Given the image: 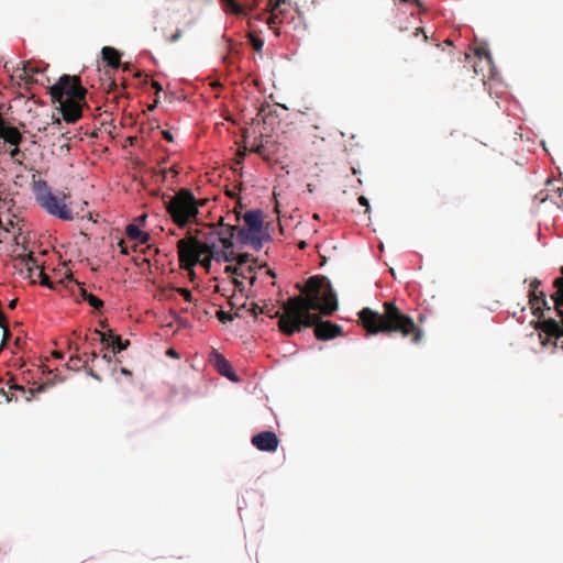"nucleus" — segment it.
Here are the masks:
<instances>
[{
  "mask_svg": "<svg viewBox=\"0 0 563 563\" xmlns=\"http://www.w3.org/2000/svg\"><path fill=\"white\" fill-rule=\"evenodd\" d=\"M301 295L290 297L284 303V313L279 316V330L288 336L300 332L302 328L313 327L314 335L320 341H328L342 335L341 325L331 321H321L322 316H331L338 310L336 296L325 276L308 278L303 288L297 285Z\"/></svg>",
  "mask_w": 563,
  "mask_h": 563,
  "instance_id": "obj_1",
  "label": "nucleus"
},
{
  "mask_svg": "<svg viewBox=\"0 0 563 563\" xmlns=\"http://www.w3.org/2000/svg\"><path fill=\"white\" fill-rule=\"evenodd\" d=\"M361 323L367 334L399 333L404 338H410L412 343H419L422 339V330L412 318L404 313L394 302L386 301L383 312L371 308H363L358 313Z\"/></svg>",
  "mask_w": 563,
  "mask_h": 563,
  "instance_id": "obj_2",
  "label": "nucleus"
},
{
  "mask_svg": "<svg viewBox=\"0 0 563 563\" xmlns=\"http://www.w3.org/2000/svg\"><path fill=\"white\" fill-rule=\"evenodd\" d=\"M49 93L52 101L58 103V109L66 122L75 123L81 118L87 89L82 87L79 76H60L49 88Z\"/></svg>",
  "mask_w": 563,
  "mask_h": 563,
  "instance_id": "obj_3",
  "label": "nucleus"
},
{
  "mask_svg": "<svg viewBox=\"0 0 563 563\" xmlns=\"http://www.w3.org/2000/svg\"><path fill=\"white\" fill-rule=\"evenodd\" d=\"M562 276L558 277L553 287L555 291L550 295L554 309L561 318L562 325L556 320L550 318L543 321H536L534 328L539 331L538 336L543 346L552 345L563 350V267Z\"/></svg>",
  "mask_w": 563,
  "mask_h": 563,
  "instance_id": "obj_4",
  "label": "nucleus"
},
{
  "mask_svg": "<svg viewBox=\"0 0 563 563\" xmlns=\"http://www.w3.org/2000/svg\"><path fill=\"white\" fill-rule=\"evenodd\" d=\"M213 249V242H200L198 236H192L188 233L184 239L177 242L180 266L185 269H191L197 264H200L209 271L211 262L214 260L212 256Z\"/></svg>",
  "mask_w": 563,
  "mask_h": 563,
  "instance_id": "obj_5",
  "label": "nucleus"
},
{
  "mask_svg": "<svg viewBox=\"0 0 563 563\" xmlns=\"http://www.w3.org/2000/svg\"><path fill=\"white\" fill-rule=\"evenodd\" d=\"M165 208L178 228L187 227L198 216V201L191 190L181 188L164 201Z\"/></svg>",
  "mask_w": 563,
  "mask_h": 563,
  "instance_id": "obj_6",
  "label": "nucleus"
},
{
  "mask_svg": "<svg viewBox=\"0 0 563 563\" xmlns=\"http://www.w3.org/2000/svg\"><path fill=\"white\" fill-rule=\"evenodd\" d=\"M32 190L36 202L47 213L65 221L74 219L71 209L65 202L66 196L63 192L54 194L45 180H34Z\"/></svg>",
  "mask_w": 563,
  "mask_h": 563,
  "instance_id": "obj_7",
  "label": "nucleus"
},
{
  "mask_svg": "<svg viewBox=\"0 0 563 563\" xmlns=\"http://www.w3.org/2000/svg\"><path fill=\"white\" fill-rule=\"evenodd\" d=\"M252 444L260 451L275 452L279 440L273 431H263L252 437Z\"/></svg>",
  "mask_w": 563,
  "mask_h": 563,
  "instance_id": "obj_8",
  "label": "nucleus"
},
{
  "mask_svg": "<svg viewBox=\"0 0 563 563\" xmlns=\"http://www.w3.org/2000/svg\"><path fill=\"white\" fill-rule=\"evenodd\" d=\"M0 137L12 146H19L23 136L15 126L9 125L4 118L0 119Z\"/></svg>",
  "mask_w": 563,
  "mask_h": 563,
  "instance_id": "obj_9",
  "label": "nucleus"
},
{
  "mask_svg": "<svg viewBox=\"0 0 563 563\" xmlns=\"http://www.w3.org/2000/svg\"><path fill=\"white\" fill-rule=\"evenodd\" d=\"M261 232L246 230L245 228L238 227L236 238L238 240L246 245H251L255 251H260L263 246V240L258 235Z\"/></svg>",
  "mask_w": 563,
  "mask_h": 563,
  "instance_id": "obj_10",
  "label": "nucleus"
},
{
  "mask_svg": "<svg viewBox=\"0 0 563 563\" xmlns=\"http://www.w3.org/2000/svg\"><path fill=\"white\" fill-rule=\"evenodd\" d=\"M529 305L531 307L532 313L536 317L542 316V310L547 309L550 310L549 302L545 298V294L543 291H529Z\"/></svg>",
  "mask_w": 563,
  "mask_h": 563,
  "instance_id": "obj_11",
  "label": "nucleus"
},
{
  "mask_svg": "<svg viewBox=\"0 0 563 563\" xmlns=\"http://www.w3.org/2000/svg\"><path fill=\"white\" fill-rule=\"evenodd\" d=\"M95 333L100 335V341L102 343H108L109 341H111L113 353H120L121 351L125 350L130 344L129 340L123 341L120 335L113 334L111 330H109L108 332L95 330Z\"/></svg>",
  "mask_w": 563,
  "mask_h": 563,
  "instance_id": "obj_12",
  "label": "nucleus"
},
{
  "mask_svg": "<svg viewBox=\"0 0 563 563\" xmlns=\"http://www.w3.org/2000/svg\"><path fill=\"white\" fill-rule=\"evenodd\" d=\"M279 13L282 18L279 20V24H284L286 26L291 27L292 30H298L302 26L303 16L297 10H280Z\"/></svg>",
  "mask_w": 563,
  "mask_h": 563,
  "instance_id": "obj_13",
  "label": "nucleus"
},
{
  "mask_svg": "<svg viewBox=\"0 0 563 563\" xmlns=\"http://www.w3.org/2000/svg\"><path fill=\"white\" fill-rule=\"evenodd\" d=\"M244 222L247 225L246 230L261 232L263 228V213L261 210H250L243 216Z\"/></svg>",
  "mask_w": 563,
  "mask_h": 563,
  "instance_id": "obj_14",
  "label": "nucleus"
},
{
  "mask_svg": "<svg viewBox=\"0 0 563 563\" xmlns=\"http://www.w3.org/2000/svg\"><path fill=\"white\" fill-rule=\"evenodd\" d=\"M214 367L222 375L228 377L232 382H236L238 378L231 369V364L220 354H216Z\"/></svg>",
  "mask_w": 563,
  "mask_h": 563,
  "instance_id": "obj_15",
  "label": "nucleus"
},
{
  "mask_svg": "<svg viewBox=\"0 0 563 563\" xmlns=\"http://www.w3.org/2000/svg\"><path fill=\"white\" fill-rule=\"evenodd\" d=\"M102 59L107 62V64L111 68H118L121 65V54L118 49L111 46H104L101 49Z\"/></svg>",
  "mask_w": 563,
  "mask_h": 563,
  "instance_id": "obj_16",
  "label": "nucleus"
},
{
  "mask_svg": "<svg viewBox=\"0 0 563 563\" xmlns=\"http://www.w3.org/2000/svg\"><path fill=\"white\" fill-rule=\"evenodd\" d=\"M238 233L236 225H225V229L218 233L217 240L222 244L224 250H231L233 247V236Z\"/></svg>",
  "mask_w": 563,
  "mask_h": 563,
  "instance_id": "obj_17",
  "label": "nucleus"
},
{
  "mask_svg": "<svg viewBox=\"0 0 563 563\" xmlns=\"http://www.w3.org/2000/svg\"><path fill=\"white\" fill-rule=\"evenodd\" d=\"M125 234L130 240L139 241L141 244L147 243L151 239L147 232L141 231L135 224L126 225Z\"/></svg>",
  "mask_w": 563,
  "mask_h": 563,
  "instance_id": "obj_18",
  "label": "nucleus"
},
{
  "mask_svg": "<svg viewBox=\"0 0 563 563\" xmlns=\"http://www.w3.org/2000/svg\"><path fill=\"white\" fill-rule=\"evenodd\" d=\"M78 286H79V291H80V298L85 301H87L92 308H95L96 310H101L104 306L103 301L98 298L97 296L88 292L84 285L79 284L78 283Z\"/></svg>",
  "mask_w": 563,
  "mask_h": 563,
  "instance_id": "obj_19",
  "label": "nucleus"
},
{
  "mask_svg": "<svg viewBox=\"0 0 563 563\" xmlns=\"http://www.w3.org/2000/svg\"><path fill=\"white\" fill-rule=\"evenodd\" d=\"M223 10L227 13L233 14V15H242L245 14V5H242V3L238 0H221Z\"/></svg>",
  "mask_w": 563,
  "mask_h": 563,
  "instance_id": "obj_20",
  "label": "nucleus"
},
{
  "mask_svg": "<svg viewBox=\"0 0 563 563\" xmlns=\"http://www.w3.org/2000/svg\"><path fill=\"white\" fill-rule=\"evenodd\" d=\"M212 254H213L212 256L214 257V260L217 262H231L235 258L233 251L228 252V250H224V249L218 250L216 244H214V249L212 250Z\"/></svg>",
  "mask_w": 563,
  "mask_h": 563,
  "instance_id": "obj_21",
  "label": "nucleus"
},
{
  "mask_svg": "<svg viewBox=\"0 0 563 563\" xmlns=\"http://www.w3.org/2000/svg\"><path fill=\"white\" fill-rule=\"evenodd\" d=\"M195 236H198L200 242H213L216 244L218 233L213 228H210L208 231L197 230Z\"/></svg>",
  "mask_w": 563,
  "mask_h": 563,
  "instance_id": "obj_22",
  "label": "nucleus"
},
{
  "mask_svg": "<svg viewBox=\"0 0 563 563\" xmlns=\"http://www.w3.org/2000/svg\"><path fill=\"white\" fill-rule=\"evenodd\" d=\"M246 36L253 49L257 53H261L264 46V41L261 37H258L254 32H249Z\"/></svg>",
  "mask_w": 563,
  "mask_h": 563,
  "instance_id": "obj_23",
  "label": "nucleus"
},
{
  "mask_svg": "<svg viewBox=\"0 0 563 563\" xmlns=\"http://www.w3.org/2000/svg\"><path fill=\"white\" fill-rule=\"evenodd\" d=\"M280 18H282V14L279 12L271 13L268 19L266 20L267 25L269 26L271 30H273L275 32L276 35H280L279 29L275 27L276 24H279Z\"/></svg>",
  "mask_w": 563,
  "mask_h": 563,
  "instance_id": "obj_24",
  "label": "nucleus"
},
{
  "mask_svg": "<svg viewBox=\"0 0 563 563\" xmlns=\"http://www.w3.org/2000/svg\"><path fill=\"white\" fill-rule=\"evenodd\" d=\"M88 360L84 361L81 356H70L68 361V367L74 369H79L80 367H87Z\"/></svg>",
  "mask_w": 563,
  "mask_h": 563,
  "instance_id": "obj_25",
  "label": "nucleus"
},
{
  "mask_svg": "<svg viewBox=\"0 0 563 563\" xmlns=\"http://www.w3.org/2000/svg\"><path fill=\"white\" fill-rule=\"evenodd\" d=\"M241 3L245 5V14L241 16H249L251 11L260 8L262 0H243Z\"/></svg>",
  "mask_w": 563,
  "mask_h": 563,
  "instance_id": "obj_26",
  "label": "nucleus"
},
{
  "mask_svg": "<svg viewBox=\"0 0 563 563\" xmlns=\"http://www.w3.org/2000/svg\"><path fill=\"white\" fill-rule=\"evenodd\" d=\"M10 157L14 161V163H18V164H22L24 157H25V154L19 148V146H14L11 151H10Z\"/></svg>",
  "mask_w": 563,
  "mask_h": 563,
  "instance_id": "obj_27",
  "label": "nucleus"
},
{
  "mask_svg": "<svg viewBox=\"0 0 563 563\" xmlns=\"http://www.w3.org/2000/svg\"><path fill=\"white\" fill-rule=\"evenodd\" d=\"M21 70H22V74L20 75V77L25 80H27L31 77V75L34 73V69L30 62H22Z\"/></svg>",
  "mask_w": 563,
  "mask_h": 563,
  "instance_id": "obj_28",
  "label": "nucleus"
},
{
  "mask_svg": "<svg viewBox=\"0 0 563 563\" xmlns=\"http://www.w3.org/2000/svg\"><path fill=\"white\" fill-rule=\"evenodd\" d=\"M217 317L218 319L222 322V323H227V322H230L232 321L235 317H239L238 313H234V314H231L229 312H225L223 310H219L217 312Z\"/></svg>",
  "mask_w": 563,
  "mask_h": 563,
  "instance_id": "obj_29",
  "label": "nucleus"
},
{
  "mask_svg": "<svg viewBox=\"0 0 563 563\" xmlns=\"http://www.w3.org/2000/svg\"><path fill=\"white\" fill-rule=\"evenodd\" d=\"M475 54H476V56H477L478 58H481V59H482V58H486V59H487V62L490 64V62H492V56H490L489 52L487 51V48H485V47H477V48L475 49Z\"/></svg>",
  "mask_w": 563,
  "mask_h": 563,
  "instance_id": "obj_30",
  "label": "nucleus"
},
{
  "mask_svg": "<svg viewBox=\"0 0 563 563\" xmlns=\"http://www.w3.org/2000/svg\"><path fill=\"white\" fill-rule=\"evenodd\" d=\"M302 114L309 117L308 112H303ZM313 117H314V119L307 118V121L311 122L312 126L314 129H319L320 128V123H322V118L318 113H313Z\"/></svg>",
  "mask_w": 563,
  "mask_h": 563,
  "instance_id": "obj_31",
  "label": "nucleus"
},
{
  "mask_svg": "<svg viewBox=\"0 0 563 563\" xmlns=\"http://www.w3.org/2000/svg\"><path fill=\"white\" fill-rule=\"evenodd\" d=\"M177 292L187 301H192V295L191 291L187 288H177Z\"/></svg>",
  "mask_w": 563,
  "mask_h": 563,
  "instance_id": "obj_32",
  "label": "nucleus"
},
{
  "mask_svg": "<svg viewBox=\"0 0 563 563\" xmlns=\"http://www.w3.org/2000/svg\"><path fill=\"white\" fill-rule=\"evenodd\" d=\"M260 312L261 313H267V314H269L271 318H278L279 319V316H276L277 310L274 313H272V309L268 307V305H265L264 307H261ZM278 312L280 314L283 313L279 310H278Z\"/></svg>",
  "mask_w": 563,
  "mask_h": 563,
  "instance_id": "obj_33",
  "label": "nucleus"
},
{
  "mask_svg": "<svg viewBox=\"0 0 563 563\" xmlns=\"http://www.w3.org/2000/svg\"><path fill=\"white\" fill-rule=\"evenodd\" d=\"M225 273H231L233 275H238V276H241L243 278H246V276L243 274V273H240L239 272V267H235V266H227L225 267Z\"/></svg>",
  "mask_w": 563,
  "mask_h": 563,
  "instance_id": "obj_34",
  "label": "nucleus"
},
{
  "mask_svg": "<svg viewBox=\"0 0 563 563\" xmlns=\"http://www.w3.org/2000/svg\"><path fill=\"white\" fill-rule=\"evenodd\" d=\"M251 260V255L250 254H240L238 257H236V261L239 263V265H243V264H246L249 263Z\"/></svg>",
  "mask_w": 563,
  "mask_h": 563,
  "instance_id": "obj_35",
  "label": "nucleus"
},
{
  "mask_svg": "<svg viewBox=\"0 0 563 563\" xmlns=\"http://www.w3.org/2000/svg\"><path fill=\"white\" fill-rule=\"evenodd\" d=\"M26 265H27L30 271L32 269V266H35L36 268H40V266L37 265L36 260L33 257L32 254H29L27 260H26Z\"/></svg>",
  "mask_w": 563,
  "mask_h": 563,
  "instance_id": "obj_36",
  "label": "nucleus"
},
{
  "mask_svg": "<svg viewBox=\"0 0 563 563\" xmlns=\"http://www.w3.org/2000/svg\"><path fill=\"white\" fill-rule=\"evenodd\" d=\"M357 201H358V203H360L361 206H363V207H365V208H366V212H369L371 207H369V202H368V200H367V198H366V197H364V196H360V197H358V199H357Z\"/></svg>",
  "mask_w": 563,
  "mask_h": 563,
  "instance_id": "obj_37",
  "label": "nucleus"
},
{
  "mask_svg": "<svg viewBox=\"0 0 563 563\" xmlns=\"http://www.w3.org/2000/svg\"><path fill=\"white\" fill-rule=\"evenodd\" d=\"M251 152H254V153L260 154V155H264V153H265V146H264V144H262V143H261V144H258V145H256V146L252 147V148H251Z\"/></svg>",
  "mask_w": 563,
  "mask_h": 563,
  "instance_id": "obj_38",
  "label": "nucleus"
},
{
  "mask_svg": "<svg viewBox=\"0 0 563 563\" xmlns=\"http://www.w3.org/2000/svg\"><path fill=\"white\" fill-rule=\"evenodd\" d=\"M183 36V32L180 30H177L170 37L169 42L175 43Z\"/></svg>",
  "mask_w": 563,
  "mask_h": 563,
  "instance_id": "obj_39",
  "label": "nucleus"
},
{
  "mask_svg": "<svg viewBox=\"0 0 563 563\" xmlns=\"http://www.w3.org/2000/svg\"><path fill=\"white\" fill-rule=\"evenodd\" d=\"M0 328H1V329L9 328L8 320H7V318L4 317V314H3V312H2V311H0Z\"/></svg>",
  "mask_w": 563,
  "mask_h": 563,
  "instance_id": "obj_40",
  "label": "nucleus"
},
{
  "mask_svg": "<svg viewBox=\"0 0 563 563\" xmlns=\"http://www.w3.org/2000/svg\"><path fill=\"white\" fill-rule=\"evenodd\" d=\"M162 134L164 140H166L167 142H174V136L170 131L164 130Z\"/></svg>",
  "mask_w": 563,
  "mask_h": 563,
  "instance_id": "obj_41",
  "label": "nucleus"
},
{
  "mask_svg": "<svg viewBox=\"0 0 563 563\" xmlns=\"http://www.w3.org/2000/svg\"><path fill=\"white\" fill-rule=\"evenodd\" d=\"M541 285V282L537 278H534L531 283H530V287L531 289L530 290H534L537 291L538 287Z\"/></svg>",
  "mask_w": 563,
  "mask_h": 563,
  "instance_id": "obj_42",
  "label": "nucleus"
},
{
  "mask_svg": "<svg viewBox=\"0 0 563 563\" xmlns=\"http://www.w3.org/2000/svg\"><path fill=\"white\" fill-rule=\"evenodd\" d=\"M40 275L42 276V282H41L42 285H48L49 284L48 276L45 273H43V271L40 272Z\"/></svg>",
  "mask_w": 563,
  "mask_h": 563,
  "instance_id": "obj_43",
  "label": "nucleus"
},
{
  "mask_svg": "<svg viewBox=\"0 0 563 563\" xmlns=\"http://www.w3.org/2000/svg\"><path fill=\"white\" fill-rule=\"evenodd\" d=\"M420 33H421V34H423L424 41H427V40H428V35L424 33V31H423V29H422V27H417V29L415 30L413 35H415V36H418Z\"/></svg>",
  "mask_w": 563,
  "mask_h": 563,
  "instance_id": "obj_44",
  "label": "nucleus"
},
{
  "mask_svg": "<svg viewBox=\"0 0 563 563\" xmlns=\"http://www.w3.org/2000/svg\"><path fill=\"white\" fill-rule=\"evenodd\" d=\"M260 309L261 307L257 303H253V307L251 309L252 314L256 317L258 313H261Z\"/></svg>",
  "mask_w": 563,
  "mask_h": 563,
  "instance_id": "obj_45",
  "label": "nucleus"
},
{
  "mask_svg": "<svg viewBox=\"0 0 563 563\" xmlns=\"http://www.w3.org/2000/svg\"><path fill=\"white\" fill-rule=\"evenodd\" d=\"M117 89V82L114 80H110L109 85H108V88H107V91L110 92V91H113Z\"/></svg>",
  "mask_w": 563,
  "mask_h": 563,
  "instance_id": "obj_46",
  "label": "nucleus"
},
{
  "mask_svg": "<svg viewBox=\"0 0 563 563\" xmlns=\"http://www.w3.org/2000/svg\"><path fill=\"white\" fill-rule=\"evenodd\" d=\"M119 246H120V249H121V253H122V254H125V255H126V254H129V251H128L126 246L124 245V241H123V240H121V241L119 242Z\"/></svg>",
  "mask_w": 563,
  "mask_h": 563,
  "instance_id": "obj_47",
  "label": "nucleus"
},
{
  "mask_svg": "<svg viewBox=\"0 0 563 563\" xmlns=\"http://www.w3.org/2000/svg\"><path fill=\"white\" fill-rule=\"evenodd\" d=\"M152 87L156 90V92H159V91H162V89H163V88H162V86H161V84H159V82H157V81H155V80H154V81H152Z\"/></svg>",
  "mask_w": 563,
  "mask_h": 563,
  "instance_id": "obj_48",
  "label": "nucleus"
},
{
  "mask_svg": "<svg viewBox=\"0 0 563 563\" xmlns=\"http://www.w3.org/2000/svg\"><path fill=\"white\" fill-rule=\"evenodd\" d=\"M264 13L265 12L252 15V16H250V20L254 19V20H257V21H262L264 19Z\"/></svg>",
  "mask_w": 563,
  "mask_h": 563,
  "instance_id": "obj_49",
  "label": "nucleus"
},
{
  "mask_svg": "<svg viewBox=\"0 0 563 563\" xmlns=\"http://www.w3.org/2000/svg\"><path fill=\"white\" fill-rule=\"evenodd\" d=\"M85 356H88V358L93 362L97 357H98V354L96 352H91L89 354H85Z\"/></svg>",
  "mask_w": 563,
  "mask_h": 563,
  "instance_id": "obj_50",
  "label": "nucleus"
},
{
  "mask_svg": "<svg viewBox=\"0 0 563 563\" xmlns=\"http://www.w3.org/2000/svg\"><path fill=\"white\" fill-rule=\"evenodd\" d=\"M233 283H234V286H235L236 288H239L240 290H242V288H243V283H242L241 280H239V279L234 278V279H233Z\"/></svg>",
  "mask_w": 563,
  "mask_h": 563,
  "instance_id": "obj_51",
  "label": "nucleus"
},
{
  "mask_svg": "<svg viewBox=\"0 0 563 563\" xmlns=\"http://www.w3.org/2000/svg\"><path fill=\"white\" fill-rule=\"evenodd\" d=\"M16 303H18V299H16V298H15V299H12V300L9 302V305H8L9 309H14V308L16 307Z\"/></svg>",
  "mask_w": 563,
  "mask_h": 563,
  "instance_id": "obj_52",
  "label": "nucleus"
},
{
  "mask_svg": "<svg viewBox=\"0 0 563 563\" xmlns=\"http://www.w3.org/2000/svg\"><path fill=\"white\" fill-rule=\"evenodd\" d=\"M88 374L95 379L100 380L99 375H97L91 368L88 371Z\"/></svg>",
  "mask_w": 563,
  "mask_h": 563,
  "instance_id": "obj_53",
  "label": "nucleus"
},
{
  "mask_svg": "<svg viewBox=\"0 0 563 563\" xmlns=\"http://www.w3.org/2000/svg\"><path fill=\"white\" fill-rule=\"evenodd\" d=\"M400 1H401V2H404V3L412 2V3H415L417 7H420V5H421V3H420V1H419V0H400Z\"/></svg>",
  "mask_w": 563,
  "mask_h": 563,
  "instance_id": "obj_54",
  "label": "nucleus"
},
{
  "mask_svg": "<svg viewBox=\"0 0 563 563\" xmlns=\"http://www.w3.org/2000/svg\"><path fill=\"white\" fill-rule=\"evenodd\" d=\"M306 246H307V242H306V241H300V242L298 243V247H299L300 250L306 249Z\"/></svg>",
  "mask_w": 563,
  "mask_h": 563,
  "instance_id": "obj_55",
  "label": "nucleus"
},
{
  "mask_svg": "<svg viewBox=\"0 0 563 563\" xmlns=\"http://www.w3.org/2000/svg\"><path fill=\"white\" fill-rule=\"evenodd\" d=\"M130 68H131V65H130L129 63H125V64H123V65H122V69H123L124 71L130 70Z\"/></svg>",
  "mask_w": 563,
  "mask_h": 563,
  "instance_id": "obj_56",
  "label": "nucleus"
},
{
  "mask_svg": "<svg viewBox=\"0 0 563 563\" xmlns=\"http://www.w3.org/2000/svg\"><path fill=\"white\" fill-rule=\"evenodd\" d=\"M285 2L286 0H275V7H282Z\"/></svg>",
  "mask_w": 563,
  "mask_h": 563,
  "instance_id": "obj_57",
  "label": "nucleus"
},
{
  "mask_svg": "<svg viewBox=\"0 0 563 563\" xmlns=\"http://www.w3.org/2000/svg\"><path fill=\"white\" fill-rule=\"evenodd\" d=\"M53 356L56 357V358H62L63 357V354L60 352H53Z\"/></svg>",
  "mask_w": 563,
  "mask_h": 563,
  "instance_id": "obj_58",
  "label": "nucleus"
},
{
  "mask_svg": "<svg viewBox=\"0 0 563 563\" xmlns=\"http://www.w3.org/2000/svg\"><path fill=\"white\" fill-rule=\"evenodd\" d=\"M121 373L124 375H131V372L124 367L121 368Z\"/></svg>",
  "mask_w": 563,
  "mask_h": 563,
  "instance_id": "obj_59",
  "label": "nucleus"
},
{
  "mask_svg": "<svg viewBox=\"0 0 563 563\" xmlns=\"http://www.w3.org/2000/svg\"><path fill=\"white\" fill-rule=\"evenodd\" d=\"M102 358H103L104 361H107L108 363H110V362H111V356H109V355H107V354H103V355H102Z\"/></svg>",
  "mask_w": 563,
  "mask_h": 563,
  "instance_id": "obj_60",
  "label": "nucleus"
},
{
  "mask_svg": "<svg viewBox=\"0 0 563 563\" xmlns=\"http://www.w3.org/2000/svg\"><path fill=\"white\" fill-rule=\"evenodd\" d=\"M14 389L21 390L22 393H25V388L22 387V386H19V385L14 386Z\"/></svg>",
  "mask_w": 563,
  "mask_h": 563,
  "instance_id": "obj_61",
  "label": "nucleus"
},
{
  "mask_svg": "<svg viewBox=\"0 0 563 563\" xmlns=\"http://www.w3.org/2000/svg\"><path fill=\"white\" fill-rule=\"evenodd\" d=\"M167 354H168V355H172V356H175V355H176V352H175L174 350H172V349H170V350H168V351H167Z\"/></svg>",
  "mask_w": 563,
  "mask_h": 563,
  "instance_id": "obj_62",
  "label": "nucleus"
},
{
  "mask_svg": "<svg viewBox=\"0 0 563 563\" xmlns=\"http://www.w3.org/2000/svg\"><path fill=\"white\" fill-rule=\"evenodd\" d=\"M228 303H229L232 308H234V307H235L234 301H233V299H232V298H230V299H229Z\"/></svg>",
  "mask_w": 563,
  "mask_h": 563,
  "instance_id": "obj_63",
  "label": "nucleus"
},
{
  "mask_svg": "<svg viewBox=\"0 0 563 563\" xmlns=\"http://www.w3.org/2000/svg\"><path fill=\"white\" fill-rule=\"evenodd\" d=\"M197 201H198V208L206 203V200H197Z\"/></svg>",
  "mask_w": 563,
  "mask_h": 563,
  "instance_id": "obj_64",
  "label": "nucleus"
}]
</instances>
